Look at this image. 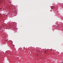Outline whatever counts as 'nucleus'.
<instances>
[{
	"mask_svg": "<svg viewBox=\"0 0 63 63\" xmlns=\"http://www.w3.org/2000/svg\"><path fill=\"white\" fill-rule=\"evenodd\" d=\"M2 0H0V3H2Z\"/></svg>",
	"mask_w": 63,
	"mask_h": 63,
	"instance_id": "nucleus-1",
	"label": "nucleus"
},
{
	"mask_svg": "<svg viewBox=\"0 0 63 63\" xmlns=\"http://www.w3.org/2000/svg\"><path fill=\"white\" fill-rule=\"evenodd\" d=\"M50 11H51V10Z\"/></svg>",
	"mask_w": 63,
	"mask_h": 63,
	"instance_id": "nucleus-2",
	"label": "nucleus"
}]
</instances>
